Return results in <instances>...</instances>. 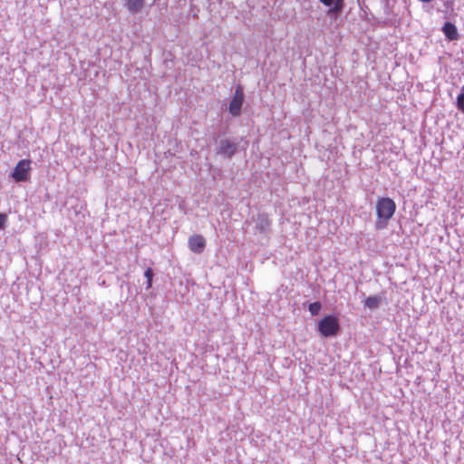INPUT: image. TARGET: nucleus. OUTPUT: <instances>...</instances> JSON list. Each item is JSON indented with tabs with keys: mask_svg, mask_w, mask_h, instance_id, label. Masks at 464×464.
<instances>
[{
	"mask_svg": "<svg viewBox=\"0 0 464 464\" xmlns=\"http://www.w3.org/2000/svg\"><path fill=\"white\" fill-rule=\"evenodd\" d=\"M128 11L135 14L141 11L144 6V0H124Z\"/></svg>",
	"mask_w": 464,
	"mask_h": 464,
	"instance_id": "1a4fd4ad",
	"label": "nucleus"
},
{
	"mask_svg": "<svg viewBox=\"0 0 464 464\" xmlns=\"http://www.w3.org/2000/svg\"><path fill=\"white\" fill-rule=\"evenodd\" d=\"M188 247L196 254H200L206 247V240L201 235H194L188 238Z\"/></svg>",
	"mask_w": 464,
	"mask_h": 464,
	"instance_id": "423d86ee",
	"label": "nucleus"
},
{
	"mask_svg": "<svg viewBox=\"0 0 464 464\" xmlns=\"http://www.w3.org/2000/svg\"><path fill=\"white\" fill-rule=\"evenodd\" d=\"M153 270L150 267H148L144 272V276L146 278V289H150L152 286V279H153Z\"/></svg>",
	"mask_w": 464,
	"mask_h": 464,
	"instance_id": "f8f14e48",
	"label": "nucleus"
},
{
	"mask_svg": "<svg viewBox=\"0 0 464 464\" xmlns=\"http://www.w3.org/2000/svg\"><path fill=\"white\" fill-rule=\"evenodd\" d=\"M457 108L464 113V86L461 89L460 93L457 97Z\"/></svg>",
	"mask_w": 464,
	"mask_h": 464,
	"instance_id": "ddd939ff",
	"label": "nucleus"
},
{
	"mask_svg": "<svg viewBox=\"0 0 464 464\" xmlns=\"http://www.w3.org/2000/svg\"><path fill=\"white\" fill-rule=\"evenodd\" d=\"M318 331L326 338L337 335L340 331L338 317L334 314L324 316L318 323Z\"/></svg>",
	"mask_w": 464,
	"mask_h": 464,
	"instance_id": "f03ea898",
	"label": "nucleus"
},
{
	"mask_svg": "<svg viewBox=\"0 0 464 464\" xmlns=\"http://www.w3.org/2000/svg\"><path fill=\"white\" fill-rule=\"evenodd\" d=\"M322 308L320 302H314L309 304L308 310L312 315H317Z\"/></svg>",
	"mask_w": 464,
	"mask_h": 464,
	"instance_id": "4468645a",
	"label": "nucleus"
},
{
	"mask_svg": "<svg viewBox=\"0 0 464 464\" xmlns=\"http://www.w3.org/2000/svg\"><path fill=\"white\" fill-rule=\"evenodd\" d=\"M6 220H7V216L5 214L0 213V229L5 228Z\"/></svg>",
	"mask_w": 464,
	"mask_h": 464,
	"instance_id": "2eb2a0df",
	"label": "nucleus"
},
{
	"mask_svg": "<svg viewBox=\"0 0 464 464\" xmlns=\"http://www.w3.org/2000/svg\"><path fill=\"white\" fill-rule=\"evenodd\" d=\"M238 142L230 139H220L216 149L217 154L231 159L237 151Z\"/></svg>",
	"mask_w": 464,
	"mask_h": 464,
	"instance_id": "7ed1b4c3",
	"label": "nucleus"
},
{
	"mask_svg": "<svg viewBox=\"0 0 464 464\" xmlns=\"http://www.w3.org/2000/svg\"><path fill=\"white\" fill-rule=\"evenodd\" d=\"M31 170V160H21L17 162L14 167L13 172L11 173V177L14 179L15 182H23L26 181L29 178Z\"/></svg>",
	"mask_w": 464,
	"mask_h": 464,
	"instance_id": "39448f33",
	"label": "nucleus"
},
{
	"mask_svg": "<svg viewBox=\"0 0 464 464\" xmlns=\"http://www.w3.org/2000/svg\"><path fill=\"white\" fill-rule=\"evenodd\" d=\"M442 31L446 38L450 41H454L459 38L457 27L450 22H446L442 27Z\"/></svg>",
	"mask_w": 464,
	"mask_h": 464,
	"instance_id": "6e6552de",
	"label": "nucleus"
},
{
	"mask_svg": "<svg viewBox=\"0 0 464 464\" xmlns=\"http://www.w3.org/2000/svg\"><path fill=\"white\" fill-rule=\"evenodd\" d=\"M270 226H271V219L269 218V217L266 214L262 213V214L257 215L256 219V228L260 233L266 232L269 229Z\"/></svg>",
	"mask_w": 464,
	"mask_h": 464,
	"instance_id": "0eeeda50",
	"label": "nucleus"
},
{
	"mask_svg": "<svg viewBox=\"0 0 464 464\" xmlns=\"http://www.w3.org/2000/svg\"><path fill=\"white\" fill-rule=\"evenodd\" d=\"M244 99H245V94H244L243 87L241 85H237L235 89L233 98L230 101L229 106H228V112L233 117H237V116L241 115V110H242Z\"/></svg>",
	"mask_w": 464,
	"mask_h": 464,
	"instance_id": "20e7f679",
	"label": "nucleus"
},
{
	"mask_svg": "<svg viewBox=\"0 0 464 464\" xmlns=\"http://www.w3.org/2000/svg\"><path fill=\"white\" fill-rule=\"evenodd\" d=\"M381 302H382V297L379 295L368 296L364 300V306L371 310H374L380 306Z\"/></svg>",
	"mask_w": 464,
	"mask_h": 464,
	"instance_id": "9b49d317",
	"label": "nucleus"
},
{
	"mask_svg": "<svg viewBox=\"0 0 464 464\" xmlns=\"http://www.w3.org/2000/svg\"><path fill=\"white\" fill-rule=\"evenodd\" d=\"M324 5L329 6L330 12L339 13L343 6V0H319Z\"/></svg>",
	"mask_w": 464,
	"mask_h": 464,
	"instance_id": "9d476101",
	"label": "nucleus"
},
{
	"mask_svg": "<svg viewBox=\"0 0 464 464\" xmlns=\"http://www.w3.org/2000/svg\"><path fill=\"white\" fill-rule=\"evenodd\" d=\"M396 211V204L393 199L388 197L379 198L376 201V220L374 227L377 230L387 227L389 220Z\"/></svg>",
	"mask_w": 464,
	"mask_h": 464,
	"instance_id": "f257e3e1",
	"label": "nucleus"
}]
</instances>
